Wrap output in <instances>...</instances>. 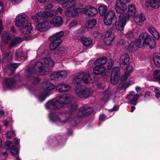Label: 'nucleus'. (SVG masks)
I'll return each mask as SVG.
<instances>
[{"label":"nucleus","mask_w":160,"mask_h":160,"mask_svg":"<svg viewBox=\"0 0 160 160\" xmlns=\"http://www.w3.org/2000/svg\"><path fill=\"white\" fill-rule=\"evenodd\" d=\"M43 61L44 67L41 62H37L34 66L30 67L24 71V76L28 80L31 81L32 84H37L40 82L38 77H34L33 75L36 74L41 75L44 74L45 72H49L54 64V61L50 58H43Z\"/></svg>","instance_id":"obj_1"},{"label":"nucleus","mask_w":160,"mask_h":160,"mask_svg":"<svg viewBox=\"0 0 160 160\" xmlns=\"http://www.w3.org/2000/svg\"><path fill=\"white\" fill-rule=\"evenodd\" d=\"M151 40L150 37L148 33H142L141 34L138 39L135 41H132L129 44V42H127L123 39L121 40L119 42L120 45H123L130 52H133L137 49V47H142L144 45L150 46V48H152L155 47V43L153 44V46H150L149 41Z\"/></svg>","instance_id":"obj_2"},{"label":"nucleus","mask_w":160,"mask_h":160,"mask_svg":"<svg viewBox=\"0 0 160 160\" xmlns=\"http://www.w3.org/2000/svg\"><path fill=\"white\" fill-rule=\"evenodd\" d=\"M73 98V96L70 94L62 95L57 99H53L48 101L45 105L46 107L50 109L61 108L71 101Z\"/></svg>","instance_id":"obj_3"},{"label":"nucleus","mask_w":160,"mask_h":160,"mask_svg":"<svg viewBox=\"0 0 160 160\" xmlns=\"http://www.w3.org/2000/svg\"><path fill=\"white\" fill-rule=\"evenodd\" d=\"M64 115L65 114L61 112H52L50 113L49 117L52 122L59 123L61 124L60 125L65 124L67 122L72 126H75L77 125V118L70 117L68 118H65V119H64Z\"/></svg>","instance_id":"obj_4"},{"label":"nucleus","mask_w":160,"mask_h":160,"mask_svg":"<svg viewBox=\"0 0 160 160\" xmlns=\"http://www.w3.org/2000/svg\"><path fill=\"white\" fill-rule=\"evenodd\" d=\"M136 12L135 6L132 4L128 6V13L121 14L115 22L116 30L122 31L123 30L126 21L128 20L130 16H134Z\"/></svg>","instance_id":"obj_5"},{"label":"nucleus","mask_w":160,"mask_h":160,"mask_svg":"<svg viewBox=\"0 0 160 160\" xmlns=\"http://www.w3.org/2000/svg\"><path fill=\"white\" fill-rule=\"evenodd\" d=\"M42 87L43 91H40L38 96V99L41 102L43 101L47 97L52 93L50 91L54 89L55 86L49 82L45 81L42 83Z\"/></svg>","instance_id":"obj_6"},{"label":"nucleus","mask_w":160,"mask_h":160,"mask_svg":"<svg viewBox=\"0 0 160 160\" xmlns=\"http://www.w3.org/2000/svg\"><path fill=\"white\" fill-rule=\"evenodd\" d=\"M116 18L115 12L113 10H110L105 15L103 18V22L105 25L108 26L109 28H112L111 30L116 29L115 25H112V20Z\"/></svg>","instance_id":"obj_7"},{"label":"nucleus","mask_w":160,"mask_h":160,"mask_svg":"<svg viewBox=\"0 0 160 160\" xmlns=\"http://www.w3.org/2000/svg\"><path fill=\"white\" fill-rule=\"evenodd\" d=\"M78 10L80 11L81 14L84 13L90 17H92L98 12L96 8L90 6H88L85 8H79Z\"/></svg>","instance_id":"obj_8"},{"label":"nucleus","mask_w":160,"mask_h":160,"mask_svg":"<svg viewBox=\"0 0 160 160\" xmlns=\"http://www.w3.org/2000/svg\"><path fill=\"white\" fill-rule=\"evenodd\" d=\"M21 80V77L19 74L14 76L13 78H5L4 79V85L8 88L13 87L17 82Z\"/></svg>","instance_id":"obj_9"},{"label":"nucleus","mask_w":160,"mask_h":160,"mask_svg":"<svg viewBox=\"0 0 160 160\" xmlns=\"http://www.w3.org/2000/svg\"><path fill=\"white\" fill-rule=\"evenodd\" d=\"M90 78V74H88L86 72L82 73L74 79L73 82L76 84H79L82 82L86 83H88L89 82Z\"/></svg>","instance_id":"obj_10"},{"label":"nucleus","mask_w":160,"mask_h":160,"mask_svg":"<svg viewBox=\"0 0 160 160\" xmlns=\"http://www.w3.org/2000/svg\"><path fill=\"white\" fill-rule=\"evenodd\" d=\"M92 90L89 88L78 89L76 90V92L78 97L81 98H88L92 93Z\"/></svg>","instance_id":"obj_11"},{"label":"nucleus","mask_w":160,"mask_h":160,"mask_svg":"<svg viewBox=\"0 0 160 160\" xmlns=\"http://www.w3.org/2000/svg\"><path fill=\"white\" fill-rule=\"evenodd\" d=\"M56 14L57 11L55 9L52 10L49 12H40L37 13L38 18L41 19H44L48 17H52Z\"/></svg>","instance_id":"obj_12"},{"label":"nucleus","mask_w":160,"mask_h":160,"mask_svg":"<svg viewBox=\"0 0 160 160\" xmlns=\"http://www.w3.org/2000/svg\"><path fill=\"white\" fill-rule=\"evenodd\" d=\"M126 3L117 0L116 2L115 6V9L117 12L121 14L125 12L127 8Z\"/></svg>","instance_id":"obj_13"},{"label":"nucleus","mask_w":160,"mask_h":160,"mask_svg":"<svg viewBox=\"0 0 160 160\" xmlns=\"http://www.w3.org/2000/svg\"><path fill=\"white\" fill-rule=\"evenodd\" d=\"M92 111V109L90 107H83L79 109L77 115L79 117H84L91 114Z\"/></svg>","instance_id":"obj_14"},{"label":"nucleus","mask_w":160,"mask_h":160,"mask_svg":"<svg viewBox=\"0 0 160 160\" xmlns=\"http://www.w3.org/2000/svg\"><path fill=\"white\" fill-rule=\"evenodd\" d=\"M27 17L25 15H19L17 17L15 25L17 27H22L27 23Z\"/></svg>","instance_id":"obj_15"},{"label":"nucleus","mask_w":160,"mask_h":160,"mask_svg":"<svg viewBox=\"0 0 160 160\" xmlns=\"http://www.w3.org/2000/svg\"><path fill=\"white\" fill-rule=\"evenodd\" d=\"M110 31L108 32L106 34L105 37L104 38V42L107 45H110L112 44V42L113 41L114 37L113 34L111 30L112 28H109Z\"/></svg>","instance_id":"obj_16"},{"label":"nucleus","mask_w":160,"mask_h":160,"mask_svg":"<svg viewBox=\"0 0 160 160\" xmlns=\"http://www.w3.org/2000/svg\"><path fill=\"white\" fill-rule=\"evenodd\" d=\"M50 22L54 27H60L62 24V19L61 17L57 16L52 18Z\"/></svg>","instance_id":"obj_17"},{"label":"nucleus","mask_w":160,"mask_h":160,"mask_svg":"<svg viewBox=\"0 0 160 160\" xmlns=\"http://www.w3.org/2000/svg\"><path fill=\"white\" fill-rule=\"evenodd\" d=\"M133 67L132 66L128 65L126 68V72L121 78L122 82H124L126 80L127 78L129 77L131 73L132 72Z\"/></svg>","instance_id":"obj_18"},{"label":"nucleus","mask_w":160,"mask_h":160,"mask_svg":"<svg viewBox=\"0 0 160 160\" xmlns=\"http://www.w3.org/2000/svg\"><path fill=\"white\" fill-rule=\"evenodd\" d=\"M64 35V32H63L61 31L54 33L52 36L50 37L49 38V40L50 41L55 40L58 41L59 40H62L61 38L63 37Z\"/></svg>","instance_id":"obj_19"},{"label":"nucleus","mask_w":160,"mask_h":160,"mask_svg":"<svg viewBox=\"0 0 160 160\" xmlns=\"http://www.w3.org/2000/svg\"><path fill=\"white\" fill-rule=\"evenodd\" d=\"M70 88V85L68 84H60L56 87V90L58 92L68 91Z\"/></svg>","instance_id":"obj_20"},{"label":"nucleus","mask_w":160,"mask_h":160,"mask_svg":"<svg viewBox=\"0 0 160 160\" xmlns=\"http://www.w3.org/2000/svg\"><path fill=\"white\" fill-rule=\"evenodd\" d=\"M129 60V55L127 53H124L121 55L120 58V64L125 65L128 63Z\"/></svg>","instance_id":"obj_21"},{"label":"nucleus","mask_w":160,"mask_h":160,"mask_svg":"<svg viewBox=\"0 0 160 160\" xmlns=\"http://www.w3.org/2000/svg\"><path fill=\"white\" fill-rule=\"evenodd\" d=\"M79 8H77L74 10L70 11L68 9L65 11V14L66 16L68 17H76L78 16V15L80 13V11L78 10Z\"/></svg>","instance_id":"obj_22"},{"label":"nucleus","mask_w":160,"mask_h":160,"mask_svg":"<svg viewBox=\"0 0 160 160\" xmlns=\"http://www.w3.org/2000/svg\"><path fill=\"white\" fill-rule=\"evenodd\" d=\"M32 29V28L31 26V23H28L25 27L21 29V32L23 34H29L31 33Z\"/></svg>","instance_id":"obj_23"},{"label":"nucleus","mask_w":160,"mask_h":160,"mask_svg":"<svg viewBox=\"0 0 160 160\" xmlns=\"http://www.w3.org/2000/svg\"><path fill=\"white\" fill-rule=\"evenodd\" d=\"M106 70L104 66H99L95 67L93 69V73L94 74L99 75L103 73Z\"/></svg>","instance_id":"obj_24"},{"label":"nucleus","mask_w":160,"mask_h":160,"mask_svg":"<svg viewBox=\"0 0 160 160\" xmlns=\"http://www.w3.org/2000/svg\"><path fill=\"white\" fill-rule=\"evenodd\" d=\"M150 6L153 8H158L160 5V0H147Z\"/></svg>","instance_id":"obj_25"},{"label":"nucleus","mask_w":160,"mask_h":160,"mask_svg":"<svg viewBox=\"0 0 160 160\" xmlns=\"http://www.w3.org/2000/svg\"><path fill=\"white\" fill-rule=\"evenodd\" d=\"M145 20V18L143 13H142L140 15L136 16L134 18V20L135 22L138 24L142 23Z\"/></svg>","instance_id":"obj_26"},{"label":"nucleus","mask_w":160,"mask_h":160,"mask_svg":"<svg viewBox=\"0 0 160 160\" xmlns=\"http://www.w3.org/2000/svg\"><path fill=\"white\" fill-rule=\"evenodd\" d=\"M107 61L106 57H102L97 59L94 62L95 64L97 66H100L101 65L104 64Z\"/></svg>","instance_id":"obj_27"},{"label":"nucleus","mask_w":160,"mask_h":160,"mask_svg":"<svg viewBox=\"0 0 160 160\" xmlns=\"http://www.w3.org/2000/svg\"><path fill=\"white\" fill-rule=\"evenodd\" d=\"M12 38L10 33L9 32H4L2 34V40L5 43H7Z\"/></svg>","instance_id":"obj_28"},{"label":"nucleus","mask_w":160,"mask_h":160,"mask_svg":"<svg viewBox=\"0 0 160 160\" xmlns=\"http://www.w3.org/2000/svg\"><path fill=\"white\" fill-rule=\"evenodd\" d=\"M81 41L84 46L87 47L90 46L92 43V40L90 38L84 37L81 38Z\"/></svg>","instance_id":"obj_29"},{"label":"nucleus","mask_w":160,"mask_h":160,"mask_svg":"<svg viewBox=\"0 0 160 160\" xmlns=\"http://www.w3.org/2000/svg\"><path fill=\"white\" fill-rule=\"evenodd\" d=\"M153 59L156 66L158 68H160V54L158 53H155Z\"/></svg>","instance_id":"obj_30"},{"label":"nucleus","mask_w":160,"mask_h":160,"mask_svg":"<svg viewBox=\"0 0 160 160\" xmlns=\"http://www.w3.org/2000/svg\"><path fill=\"white\" fill-rule=\"evenodd\" d=\"M148 31L152 34L156 40H158L160 38V35L158 33L153 27H149Z\"/></svg>","instance_id":"obj_31"},{"label":"nucleus","mask_w":160,"mask_h":160,"mask_svg":"<svg viewBox=\"0 0 160 160\" xmlns=\"http://www.w3.org/2000/svg\"><path fill=\"white\" fill-rule=\"evenodd\" d=\"M52 42L50 44V49L52 50L55 49L62 42V40H59L58 41L55 40L52 41Z\"/></svg>","instance_id":"obj_32"},{"label":"nucleus","mask_w":160,"mask_h":160,"mask_svg":"<svg viewBox=\"0 0 160 160\" xmlns=\"http://www.w3.org/2000/svg\"><path fill=\"white\" fill-rule=\"evenodd\" d=\"M48 24V22L45 21H43L37 25V29L40 31H42L47 28Z\"/></svg>","instance_id":"obj_33"},{"label":"nucleus","mask_w":160,"mask_h":160,"mask_svg":"<svg viewBox=\"0 0 160 160\" xmlns=\"http://www.w3.org/2000/svg\"><path fill=\"white\" fill-rule=\"evenodd\" d=\"M22 41V38H19L16 37L13 39L12 40L10 45V47L11 48L12 47H15L18 44H19Z\"/></svg>","instance_id":"obj_34"},{"label":"nucleus","mask_w":160,"mask_h":160,"mask_svg":"<svg viewBox=\"0 0 160 160\" xmlns=\"http://www.w3.org/2000/svg\"><path fill=\"white\" fill-rule=\"evenodd\" d=\"M97 20L95 19L89 20L87 23L86 26L88 29H92L97 23Z\"/></svg>","instance_id":"obj_35"},{"label":"nucleus","mask_w":160,"mask_h":160,"mask_svg":"<svg viewBox=\"0 0 160 160\" xmlns=\"http://www.w3.org/2000/svg\"><path fill=\"white\" fill-rule=\"evenodd\" d=\"M12 58V55L10 52H7L5 53L4 56L2 58L3 62L10 61Z\"/></svg>","instance_id":"obj_36"},{"label":"nucleus","mask_w":160,"mask_h":160,"mask_svg":"<svg viewBox=\"0 0 160 160\" xmlns=\"http://www.w3.org/2000/svg\"><path fill=\"white\" fill-rule=\"evenodd\" d=\"M140 96L138 94H136L133 96L131 100L129 102V103L131 105H136L138 103L137 100L139 98Z\"/></svg>","instance_id":"obj_37"},{"label":"nucleus","mask_w":160,"mask_h":160,"mask_svg":"<svg viewBox=\"0 0 160 160\" xmlns=\"http://www.w3.org/2000/svg\"><path fill=\"white\" fill-rule=\"evenodd\" d=\"M107 10V6L102 5L98 7V12L100 14L101 16L104 15L106 12Z\"/></svg>","instance_id":"obj_38"},{"label":"nucleus","mask_w":160,"mask_h":160,"mask_svg":"<svg viewBox=\"0 0 160 160\" xmlns=\"http://www.w3.org/2000/svg\"><path fill=\"white\" fill-rule=\"evenodd\" d=\"M119 76L111 74V82L113 84H117L119 80Z\"/></svg>","instance_id":"obj_39"},{"label":"nucleus","mask_w":160,"mask_h":160,"mask_svg":"<svg viewBox=\"0 0 160 160\" xmlns=\"http://www.w3.org/2000/svg\"><path fill=\"white\" fill-rule=\"evenodd\" d=\"M10 152L13 155H16L19 152V150L14 145H12L10 149Z\"/></svg>","instance_id":"obj_40"},{"label":"nucleus","mask_w":160,"mask_h":160,"mask_svg":"<svg viewBox=\"0 0 160 160\" xmlns=\"http://www.w3.org/2000/svg\"><path fill=\"white\" fill-rule=\"evenodd\" d=\"M18 66V63H12L8 66V68L11 71H13L15 70Z\"/></svg>","instance_id":"obj_41"},{"label":"nucleus","mask_w":160,"mask_h":160,"mask_svg":"<svg viewBox=\"0 0 160 160\" xmlns=\"http://www.w3.org/2000/svg\"><path fill=\"white\" fill-rule=\"evenodd\" d=\"M15 56L17 57V59H23L24 58V53L18 50H17L16 52Z\"/></svg>","instance_id":"obj_42"},{"label":"nucleus","mask_w":160,"mask_h":160,"mask_svg":"<svg viewBox=\"0 0 160 160\" xmlns=\"http://www.w3.org/2000/svg\"><path fill=\"white\" fill-rule=\"evenodd\" d=\"M15 131L13 130L12 128H11V129L10 131H8L7 133V136L8 139H10L12 137L15 135Z\"/></svg>","instance_id":"obj_43"},{"label":"nucleus","mask_w":160,"mask_h":160,"mask_svg":"<svg viewBox=\"0 0 160 160\" xmlns=\"http://www.w3.org/2000/svg\"><path fill=\"white\" fill-rule=\"evenodd\" d=\"M103 95V98L104 99H107L112 95V93L110 90H108L104 92Z\"/></svg>","instance_id":"obj_44"},{"label":"nucleus","mask_w":160,"mask_h":160,"mask_svg":"<svg viewBox=\"0 0 160 160\" xmlns=\"http://www.w3.org/2000/svg\"><path fill=\"white\" fill-rule=\"evenodd\" d=\"M58 72L60 79L64 78L67 76V73L64 71H62L59 72Z\"/></svg>","instance_id":"obj_45"},{"label":"nucleus","mask_w":160,"mask_h":160,"mask_svg":"<svg viewBox=\"0 0 160 160\" xmlns=\"http://www.w3.org/2000/svg\"><path fill=\"white\" fill-rule=\"evenodd\" d=\"M78 23V22L76 20H72L69 23L68 26V28H69L71 29L72 28L76 27L77 26Z\"/></svg>","instance_id":"obj_46"},{"label":"nucleus","mask_w":160,"mask_h":160,"mask_svg":"<svg viewBox=\"0 0 160 160\" xmlns=\"http://www.w3.org/2000/svg\"><path fill=\"white\" fill-rule=\"evenodd\" d=\"M77 107V104L76 103L71 104L69 106L70 112H71L76 109Z\"/></svg>","instance_id":"obj_47"},{"label":"nucleus","mask_w":160,"mask_h":160,"mask_svg":"<svg viewBox=\"0 0 160 160\" xmlns=\"http://www.w3.org/2000/svg\"><path fill=\"white\" fill-rule=\"evenodd\" d=\"M50 78L51 79L54 80H56L57 79H60L59 76H58V72L53 73L50 76Z\"/></svg>","instance_id":"obj_48"},{"label":"nucleus","mask_w":160,"mask_h":160,"mask_svg":"<svg viewBox=\"0 0 160 160\" xmlns=\"http://www.w3.org/2000/svg\"><path fill=\"white\" fill-rule=\"evenodd\" d=\"M119 67H115L113 68L111 74H114V75H118L120 76L119 74Z\"/></svg>","instance_id":"obj_49"},{"label":"nucleus","mask_w":160,"mask_h":160,"mask_svg":"<svg viewBox=\"0 0 160 160\" xmlns=\"http://www.w3.org/2000/svg\"><path fill=\"white\" fill-rule=\"evenodd\" d=\"M85 30L84 28L83 27H81L79 28L78 30L75 31L76 35H79L82 34Z\"/></svg>","instance_id":"obj_50"},{"label":"nucleus","mask_w":160,"mask_h":160,"mask_svg":"<svg viewBox=\"0 0 160 160\" xmlns=\"http://www.w3.org/2000/svg\"><path fill=\"white\" fill-rule=\"evenodd\" d=\"M126 37L130 40L134 38L133 34L131 31H130L127 33L126 35Z\"/></svg>","instance_id":"obj_51"},{"label":"nucleus","mask_w":160,"mask_h":160,"mask_svg":"<svg viewBox=\"0 0 160 160\" xmlns=\"http://www.w3.org/2000/svg\"><path fill=\"white\" fill-rule=\"evenodd\" d=\"M113 65L112 61L111 59H109L108 61V70H110Z\"/></svg>","instance_id":"obj_52"},{"label":"nucleus","mask_w":160,"mask_h":160,"mask_svg":"<svg viewBox=\"0 0 160 160\" xmlns=\"http://www.w3.org/2000/svg\"><path fill=\"white\" fill-rule=\"evenodd\" d=\"M154 92L155 94V96L157 98H158L160 97V92L159 89L155 88L154 90Z\"/></svg>","instance_id":"obj_53"},{"label":"nucleus","mask_w":160,"mask_h":160,"mask_svg":"<svg viewBox=\"0 0 160 160\" xmlns=\"http://www.w3.org/2000/svg\"><path fill=\"white\" fill-rule=\"evenodd\" d=\"M53 7V5L52 4H49L47 6L44 7V8L46 10H49L51 9Z\"/></svg>","instance_id":"obj_54"},{"label":"nucleus","mask_w":160,"mask_h":160,"mask_svg":"<svg viewBox=\"0 0 160 160\" xmlns=\"http://www.w3.org/2000/svg\"><path fill=\"white\" fill-rule=\"evenodd\" d=\"M119 108V107L118 105H115L112 108V109H110L109 111L110 112H112L114 111H116Z\"/></svg>","instance_id":"obj_55"},{"label":"nucleus","mask_w":160,"mask_h":160,"mask_svg":"<svg viewBox=\"0 0 160 160\" xmlns=\"http://www.w3.org/2000/svg\"><path fill=\"white\" fill-rule=\"evenodd\" d=\"M20 139L18 138H15L14 139V144L15 145L18 146L19 145Z\"/></svg>","instance_id":"obj_56"},{"label":"nucleus","mask_w":160,"mask_h":160,"mask_svg":"<svg viewBox=\"0 0 160 160\" xmlns=\"http://www.w3.org/2000/svg\"><path fill=\"white\" fill-rule=\"evenodd\" d=\"M4 10V7L2 3L0 1V13H2Z\"/></svg>","instance_id":"obj_57"},{"label":"nucleus","mask_w":160,"mask_h":160,"mask_svg":"<svg viewBox=\"0 0 160 160\" xmlns=\"http://www.w3.org/2000/svg\"><path fill=\"white\" fill-rule=\"evenodd\" d=\"M3 29V27L2 25V21L0 20V35Z\"/></svg>","instance_id":"obj_58"},{"label":"nucleus","mask_w":160,"mask_h":160,"mask_svg":"<svg viewBox=\"0 0 160 160\" xmlns=\"http://www.w3.org/2000/svg\"><path fill=\"white\" fill-rule=\"evenodd\" d=\"M160 73V70L159 69H158L157 70H155L153 72V74L154 76H156L158 74H159Z\"/></svg>","instance_id":"obj_59"},{"label":"nucleus","mask_w":160,"mask_h":160,"mask_svg":"<svg viewBox=\"0 0 160 160\" xmlns=\"http://www.w3.org/2000/svg\"><path fill=\"white\" fill-rule=\"evenodd\" d=\"M135 94V92H131L129 93V94L128 96V99H131L130 97L133 96Z\"/></svg>","instance_id":"obj_60"},{"label":"nucleus","mask_w":160,"mask_h":160,"mask_svg":"<svg viewBox=\"0 0 160 160\" xmlns=\"http://www.w3.org/2000/svg\"><path fill=\"white\" fill-rule=\"evenodd\" d=\"M62 10L63 9L62 8L59 7L57 8V10H56L57 11H57H58L60 12V14H62Z\"/></svg>","instance_id":"obj_61"},{"label":"nucleus","mask_w":160,"mask_h":160,"mask_svg":"<svg viewBox=\"0 0 160 160\" xmlns=\"http://www.w3.org/2000/svg\"><path fill=\"white\" fill-rule=\"evenodd\" d=\"M105 116L103 114H101L99 117V118L100 120L102 121H104L105 119Z\"/></svg>","instance_id":"obj_62"},{"label":"nucleus","mask_w":160,"mask_h":160,"mask_svg":"<svg viewBox=\"0 0 160 160\" xmlns=\"http://www.w3.org/2000/svg\"><path fill=\"white\" fill-rule=\"evenodd\" d=\"M155 78L156 80L158 81L159 83L160 84V75L155 77Z\"/></svg>","instance_id":"obj_63"},{"label":"nucleus","mask_w":160,"mask_h":160,"mask_svg":"<svg viewBox=\"0 0 160 160\" xmlns=\"http://www.w3.org/2000/svg\"><path fill=\"white\" fill-rule=\"evenodd\" d=\"M135 89H136V91H137V92H140V91H141V88L139 87H138V86L136 87Z\"/></svg>","instance_id":"obj_64"}]
</instances>
